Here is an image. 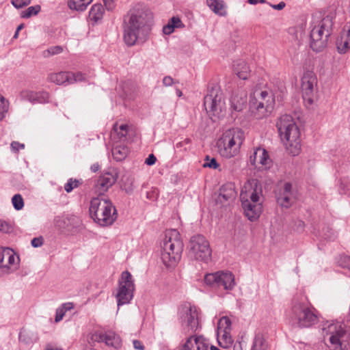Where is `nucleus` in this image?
Masks as SVG:
<instances>
[{
	"label": "nucleus",
	"mask_w": 350,
	"mask_h": 350,
	"mask_svg": "<svg viewBox=\"0 0 350 350\" xmlns=\"http://www.w3.org/2000/svg\"><path fill=\"white\" fill-rule=\"evenodd\" d=\"M151 14L141 4L130 8L123 17V38L129 46L143 44L150 32Z\"/></svg>",
	"instance_id": "f257e3e1"
},
{
	"label": "nucleus",
	"mask_w": 350,
	"mask_h": 350,
	"mask_svg": "<svg viewBox=\"0 0 350 350\" xmlns=\"http://www.w3.org/2000/svg\"><path fill=\"white\" fill-rule=\"evenodd\" d=\"M286 317L293 325L303 329L310 328L319 321V312L304 295L295 297Z\"/></svg>",
	"instance_id": "f03ea898"
},
{
	"label": "nucleus",
	"mask_w": 350,
	"mask_h": 350,
	"mask_svg": "<svg viewBox=\"0 0 350 350\" xmlns=\"http://www.w3.org/2000/svg\"><path fill=\"white\" fill-rule=\"evenodd\" d=\"M335 18L336 13L333 10L326 12L322 16H312L310 46L314 51L320 52L327 46Z\"/></svg>",
	"instance_id": "7ed1b4c3"
},
{
	"label": "nucleus",
	"mask_w": 350,
	"mask_h": 350,
	"mask_svg": "<svg viewBox=\"0 0 350 350\" xmlns=\"http://www.w3.org/2000/svg\"><path fill=\"white\" fill-rule=\"evenodd\" d=\"M276 126L288 154L293 157L299 155L301 150V133L293 118L288 114L281 116Z\"/></svg>",
	"instance_id": "20e7f679"
},
{
	"label": "nucleus",
	"mask_w": 350,
	"mask_h": 350,
	"mask_svg": "<svg viewBox=\"0 0 350 350\" xmlns=\"http://www.w3.org/2000/svg\"><path fill=\"white\" fill-rule=\"evenodd\" d=\"M261 197V188L258 187L256 183L247 181L244 184L240 199L244 213L250 221L256 220L262 213Z\"/></svg>",
	"instance_id": "39448f33"
},
{
	"label": "nucleus",
	"mask_w": 350,
	"mask_h": 350,
	"mask_svg": "<svg viewBox=\"0 0 350 350\" xmlns=\"http://www.w3.org/2000/svg\"><path fill=\"white\" fill-rule=\"evenodd\" d=\"M161 258L167 268H174L181 258L183 242L176 230H170L165 234L161 243Z\"/></svg>",
	"instance_id": "423d86ee"
},
{
	"label": "nucleus",
	"mask_w": 350,
	"mask_h": 350,
	"mask_svg": "<svg viewBox=\"0 0 350 350\" xmlns=\"http://www.w3.org/2000/svg\"><path fill=\"white\" fill-rule=\"evenodd\" d=\"M89 211L91 217L101 226H111L117 219L115 206L109 200L103 197L92 198Z\"/></svg>",
	"instance_id": "0eeeda50"
},
{
	"label": "nucleus",
	"mask_w": 350,
	"mask_h": 350,
	"mask_svg": "<svg viewBox=\"0 0 350 350\" xmlns=\"http://www.w3.org/2000/svg\"><path fill=\"white\" fill-rule=\"evenodd\" d=\"M244 139V133L241 129L233 128L226 130L217 142L219 154L226 159L236 157Z\"/></svg>",
	"instance_id": "6e6552de"
},
{
	"label": "nucleus",
	"mask_w": 350,
	"mask_h": 350,
	"mask_svg": "<svg viewBox=\"0 0 350 350\" xmlns=\"http://www.w3.org/2000/svg\"><path fill=\"white\" fill-rule=\"evenodd\" d=\"M200 312L199 308L190 303L181 305L178 316L182 334L187 336L195 334L201 329Z\"/></svg>",
	"instance_id": "1a4fd4ad"
},
{
	"label": "nucleus",
	"mask_w": 350,
	"mask_h": 350,
	"mask_svg": "<svg viewBox=\"0 0 350 350\" xmlns=\"http://www.w3.org/2000/svg\"><path fill=\"white\" fill-rule=\"evenodd\" d=\"M189 255L196 261L208 264L211 260L212 250L209 241L202 234L192 236L188 243Z\"/></svg>",
	"instance_id": "9d476101"
},
{
	"label": "nucleus",
	"mask_w": 350,
	"mask_h": 350,
	"mask_svg": "<svg viewBox=\"0 0 350 350\" xmlns=\"http://www.w3.org/2000/svg\"><path fill=\"white\" fill-rule=\"evenodd\" d=\"M275 105V99L271 91L256 90L250 96V108L252 112H258L257 118H262L271 113Z\"/></svg>",
	"instance_id": "9b49d317"
},
{
	"label": "nucleus",
	"mask_w": 350,
	"mask_h": 350,
	"mask_svg": "<svg viewBox=\"0 0 350 350\" xmlns=\"http://www.w3.org/2000/svg\"><path fill=\"white\" fill-rule=\"evenodd\" d=\"M134 291L135 284L132 275L128 271H123L118 280L116 294L118 306L129 304L133 299Z\"/></svg>",
	"instance_id": "f8f14e48"
},
{
	"label": "nucleus",
	"mask_w": 350,
	"mask_h": 350,
	"mask_svg": "<svg viewBox=\"0 0 350 350\" xmlns=\"http://www.w3.org/2000/svg\"><path fill=\"white\" fill-rule=\"evenodd\" d=\"M204 282L212 288L225 291H231L236 284L234 275L228 271L207 273L204 276Z\"/></svg>",
	"instance_id": "ddd939ff"
},
{
	"label": "nucleus",
	"mask_w": 350,
	"mask_h": 350,
	"mask_svg": "<svg viewBox=\"0 0 350 350\" xmlns=\"http://www.w3.org/2000/svg\"><path fill=\"white\" fill-rule=\"evenodd\" d=\"M224 106L223 93L218 87L208 89L204 98V107L211 116H219Z\"/></svg>",
	"instance_id": "4468645a"
},
{
	"label": "nucleus",
	"mask_w": 350,
	"mask_h": 350,
	"mask_svg": "<svg viewBox=\"0 0 350 350\" xmlns=\"http://www.w3.org/2000/svg\"><path fill=\"white\" fill-rule=\"evenodd\" d=\"M301 88L304 102L310 105L314 102V97L317 86V78L312 70L304 72L301 79Z\"/></svg>",
	"instance_id": "2eb2a0df"
},
{
	"label": "nucleus",
	"mask_w": 350,
	"mask_h": 350,
	"mask_svg": "<svg viewBox=\"0 0 350 350\" xmlns=\"http://www.w3.org/2000/svg\"><path fill=\"white\" fill-rule=\"evenodd\" d=\"M90 340L93 346L96 342H103L106 346L115 349H119L122 346L120 337L115 332L111 330L95 331L90 334Z\"/></svg>",
	"instance_id": "dca6fc26"
},
{
	"label": "nucleus",
	"mask_w": 350,
	"mask_h": 350,
	"mask_svg": "<svg viewBox=\"0 0 350 350\" xmlns=\"http://www.w3.org/2000/svg\"><path fill=\"white\" fill-rule=\"evenodd\" d=\"M118 172L114 167H109L104 171L94 185L95 193L101 197L116 182Z\"/></svg>",
	"instance_id": "f3484780"
},
{
	"label": "nucleus",
	"mask_w": 350,
	"mask_h": 350,
	"mask_svg": "<svg viewBox=\"0 0 350 350\" xmlns=\"http://www.w3.org/2000/svg\"><path fill=\"white\" fill-rule=\"evenodd\" d=\"M231 330L232 322L230 318L226 316L221 317L217 323V336L221 347L228 348L232 344Z\"/></svg>",
	"instance_id": "a211bd4d"
},
{
	"label": "nucleus",
	"mask_w": 350,
	"mask_h": 350,
	"mask_svg": "<svg viewBox=\"0 0 350 350\" xmlns=\"http://www.w3.org/2000/svg\"><path fill=\"white\" fill-rule=\"evenodd\" d=\"M19 258L16 256L14 252L8 247L0 250V271L8 274L17 269Z\"/></svg>",
	"instance_id": "6ab92c4d"
},
{
	"label": "nucleus",
	"mask_w": 350,
	"mask_h": 350,
	"mask_svg": "<svg viewBox=\"0 0 350 350\" xmlns=\"http://www.w3.org/2000/svg\"><path fill=\"white\" fill-rule=\"evenodd\" d=\"M323 332L327 335H330L329 341L331 344L330 348L332 350H344L342 348L341 338L345 335V330L341 326L332 323L327 327L323 329Z\"/></svg>",
	"instance_id": "aec40b11"
},
{
	"label": "nucleus",
	"mask_w": 350,
	"mask_h": 350,
	"mask_svg": "<svg viewBox=\"0 0 350 350\" xmlns=\"http://www.w3.org/2000/svg\"><path fill=\"white\" fill-rule=\"evenodd\" d=\"M180 350H209V342L202 335H187Z\"/></svg>",
	"instance_id": "412c9836"
},
{
	"label": "nucleus",
	"mask_w": 350,
	"mask_h": 350,
	"mask_svg": "<svg viewBox=\"0 0 350 350\" xmlns=\"http://www.w3.org/2000/svg\"><path fill=\"white\" fill-rule=\"evenodd\" d=\"M249 162L256 167H267L271 163L268 152L261 147L256 148L250 154Z\"/></svg>",
	"instance_id": "4be33fe9"
},
{
	"label": "nucleus",
	"mask_w": 350,
	"mask_h": 350,
	"mask_svg": "<svg viewBox=\"0 0 350 350\" xmlns=\"http://www.w3.org/2000/svg\"><path fill=\"white\" fill-rule=\"evenodd\" d=\"M276 200L279 206L288 208L293 203L292 185L290 183H285L283 187L278 189L276 193Z\"/></svg>",
	"instance_id": "5701e85b"
},
{
	"label": "nucleus",
	"mask_w": 350,
	"mask_h": 350,
	"mask_svg": "<svg viewBox=\"0 0 350 350\" xmlns=\"http://www.w3.org/2000/svg\"><path fill=\"white\" fill-rule=\"evenodd\" d=\"M247 102V94L245 90L237 89L234 90L230 98V109L232 111H243Z\"/></svg>",
	"instance_id": "b1692460"
},
{
	"label": "nucleus",
	"mask_w": 350,
	"mask_h": 350,
	"mask_svg": "<svg viewBox=\"0 0 350 350\" xmlns=\"http://www.w3.org/2000/svg\"><path fill=\"white\" fill-rule=\"evenodd\" d=\"M22 99L29 101L31 103H46L49 102V94L48 92H33L30 90H23L21 92Z\"/></svg>",
	"instance_id": "393cba45"
},
{
	"label": "nucleus",
	"mask_w": 350,
	"mask_h": 350,
	"mask_svg": "<svg viewBox=\"0 0 350 350\" xmlns=\"http://www.w3.org/2000/svg\"><path fill=\"white\" fill-rule=\"evenodd\" d=\"M336 47L339 53L345 54L350 49V27L345 26L336 40Z\"/></svg>",
	"instance_id": "a878e982"
},
{
	"label": "nucleus",
	"mask_w": 350,
	"mask_h": 350,
	"mask_svg": "<svg viewBox=\"0 0 350 350\" xmlns=\"http://www.w3.org/2000/svg\"><path fill=\"white\" fill-rule=\"evenodd\" d=\"M104 14L105 9L102 4H94L89 11L88 21L91 25H95L102 21Z\"/></svg>",
	"instance_id": "bb28decb"
},
{
	"label": "nucleus",
	"mask_w": 350,
	"mask_h": 350,
	"mask_svg": "<svg viewBox=\"0 0 350 350\" xmlns=\"http://www.w3.org/2000/svg\"><path fill=\"white\" fill-rule=\"evenodd\" d=\"M128 129L129 126L127 124H123L118 125V123L114 124L111 132V139L115 142H118V141H125L128 133Z\"/></svg>",
	"instance_id": "cd10ccee"
},
{
	"label": "nucleus",
	"mask_w": 350,
	"mask_h": 350,
	"mask_svg": "<svg viewBox=\"0 0 350 350\" xmlns=\"http://www.w3.org/2000/svg\"><path fill=\"white\" fill-rule=\"evenodd\" d=\"M234 73L241 79L245 80L250 75V68L246 62L240 60L235 62L233 65Z\"/></svg>",
	"instance_id": "c85d7f7f"
},
{
	"label": "nucleus",
	"mask_w": 350,
	"mask_h": 350,
	"mask_svg": "<svg viewBox=\"0 0 350 350\" xmlns=\"http://www.w3.org/2000/svg\"><path fill=\"white\" fill-rule=\"evenodd\" d=\"M208 7L219 16H226L225 3L223 0H206Z\"/></svg>",
	"instance_id": "c756f323"
},
{
	"label": "nucleus",
	"mask_w": 350,
	"mask_h": 350,
	"mask_svg": "<svg viewBox=\"0 0 350 350\" xmlns=\"http://www.w3.org/2000/svg\"><path fill=\"white\" fill-rule=\"evenodd\" d=\"M71 75L70 72H59L56 73H51L49 75V80L51 82L55 83L57 85H63L66 83H69V76Z\"/></svg>",
	"instance_id": "7c9ffc66"
},
{
	"label": "nucleus",
	"mask_w": 350,
	"mask_h": 350,
	"mask_svg": "<svg viewBox=\"0 0 350 350\" xmlns=\"http://www.w3.org/2000/svg\"><path fill=\"white\" fill-rule=\"evenodd\" d=\"M128 152V148L124 145H117L112 148V155L113 159L118 161L124 159L127 156Z\"/></svg>",
	"instance_id": "2f4dec72"
},
{
	"label": "nucleus",
	"mask_w": 350,
	"mask_h": 350,
	"mask_svg": "<svg viewBox=\"0 0 350 350\" xmlns=\"http://www.w3.org/2000/svg\"><path fill=\"white\" fill-rule=\"evenodd\" d=\"M74 308V304L72 302H66L61 305L60 307L56 309L55 312V322H59L62 320L66 312L72 310Z\"/></svg>",
	"instance_id": "473e14b6"
},
{
	"label": "nucleus",
	"mask_w": 350,
	"mask_h": 350,
	"mask_svg": "<svg viewBox=\"0 0 350 350\" xmlns=\"http://www.w3.org/2000/svg\"><path fill=\"white\" fill-rule=\"evenodd\" d=\"M93 0H69L68 5L70 9L77 11H83Z\"/></svg>",
	"instance_id": "72a5a7b5"
},
{
	"label": "nucleus",
	"mask_w": 350,
	"mask_h": 350,
	"mask_svg": "<svg viewBox=\"0 0 350 350\" xmlns=\"http://www.w3.org/2000/svg\"><path fill=\"white\" fill-rule=\"evenodd\" d=\"M267 343L262 334H256L251 350H267Z\"/></svg>",
	"instance_id": "f704fd0d"
},
{
	"label": "nucleus",
	"mask_w": 350,
	"mask_h": 350,
	"mask_svg": "<svg viewBox=\"0 0 350 350\" xmlns=\"http://www.w3.org/2000/svg\"><path fill=\"white\" fill-rule=\"evenodd\" d=\"M9 101L0 94V121L5 118L9 111Z\"/></svg>",
	"instance_id": "c9c22d12"
},
{
	"label": "nucleus",
	"mask_w": 350,
	"mask_h": 350,
	"mask_svg": "<svg viewBox=\"0 0 350 350\" xmlns=\"http://www.w3.org/2000/svg\"><path fill=\"white\" fill-rule=\"evenodd\" d=\"M219 195L222 196V198L225 200H228L229 198L233 197L234 195V191L232 185L230 184L222 186L220 189Z\"/></svg>",
	"instance_id": "e433bc0d"
},
{
	"label": "nucleus",
	"mask_w": 350,
	"mask_h": 350,
	"mask_svg": "<svg viewBox=\"0 0 350 350\" xmlns=\"http://www.w3.org/2000/svg\"><path fill=\"white\" fill-rule=\"evenodd\" d=\"M41 10V7L38 5L30 6L27 10L21 13V16L25 18L31 17L33 15H36Z\"/></svg>",
	"instance_id": "4c0bfd02"
},
{
	"label": "nucleus",
	"mask_w": 350,
	"mask_h": 350,
	"mask_svg": "<svg viewBox=\"0 0 350 350\" xmlns=\"http://www.w3.org/2000/svg\"><path fill=\"white\" fill-rule=\"evenodd\" d=\"M63 51V48L61 46H53L44 50L42 52V56L45 58L49 57L52 55H57Z\"/></svg>",
	"instance_id": "58836bf2"
},
{
	"label": "nucleus",
	"mask_w": 350,
	"mask_h": 350,
	"mask_svg": "<svg viewBox=\"0 0 350 350\" xmlns=\"http://www.w3.org/2000/svg\"><path fill=\"white\" fill-rule=\"evenodd\" d=\"M12 202L17 211L21 210L24 206V201L21 194H15L12 198Z\"/></svg>",
	"instance_id": "ea45409f"
},
{
	"label": "nucleus",
	"mask_w": 350,
	"mask_h": 350,
	"mask_svg": "<svg viewBox=\"0 0 350 350\" xmlns=\"http://www.w3.org/2000/svg\"><path fill=\"white\" fill-rule=\"evenodd\" d=\"M79 181L77 179L70 178L64 185V189L67 193L71 192L75 188L78 187Z\"/></svg>",
	"instance_id": "a19ab883"
},
{
	"label": "nucleus",
	"mask_w": 350,
	"mask_h": 350,
	"mask_svg": "<svg viewBox=\"0 0 350 350\" xmlns=\"http://www.w3.org/2000/svg\"><path fill=\"white\" fill-rule=\"evenodd\" d=\"M71 75L69 76V83H73L77 81H82L85 80L84 75L81 72H70Z\"/></svg>",
	"instance_id": "79ce46f5"
},
{
	"label": "nucleus",
	"mask_w": 350,
	"mask_h": 350,
	"mask_svg": "<svg viewBox=\"0 0 350 350\" xmlns=\"http://www.w3.org/2000/svg\"><path fill=\"white\" fill-rule=\"evenodd\" d=\"M339 265L343 268H346L350 271V256L342 255L338 261Z\"/></svg>",
	"instance_id": "37998d69"
},
{
	"label": "nucleus",
	"mask_w": 350,
	"mask_h": 350,
	"mask_svg": "<svg viewBox=\"0 0 350 350\" xmlns=\"http://www.w3.org/2000/svg\"><path fill=\"white\" fill-rule=\"evenodd\" d=\"M203 167L216 170L219 167V165L215 158L210 159L209 157L206 156V162L203 164Z\"/></svg>",
	"instance_id": "c03bdc74"
},
{
	"label": "nucleus",
	"mask_w": 350,
	"mask_h": 350,
	"mask_svg": "<svg viewBox=\"0 0 350 350\" xmlns=\"http://www.w3.org/2000/svg\"><path fill=\"white\" fill-rule=\"evenodd\" d=\"M175 27H174V24L171 23V18L169 20L168 23L163 26V32L165 35H170L174 32Z\"/></svg>",
	"instance_id": "a18cd8bd"
},
{
	"label": "nucleus",
	"mask_w": 350,
	"mask_h": 350,
	"mask_svg": "<svg viewBox=\"0 0 350 350\" xmlns=\"http://www.w3.org/2000/svg\"><path fill=\"white\" fill-rule=\"evenodd\" d=\"M30 3L31 0H12V4L16 8H21L29 5Z\"/></svg>",
	"instance_id": "49530a36"
},
{
	"label": "nucleus",
	"mask_w": 350,
	"mask_h": 350,
	"mask_svg": "<svg viewBox=\"0 0 350 350\" xmlns=\"http://www.w3.org/2000/svg\"><path fill=\"white\" fill-rule=\"evenodd\" d=\"M44 243V239L42 237H38L33 238L31 241V244L33 247H41Z\"/></svg>",
	"instance_id": "de8ad7c7"
},
{
	"label": "nucleus",
	"mask_w": 350,
	"mask_h": 350,
	"mask_svg": "<svg viewBox=\"0 0 350 350\" xmlns=\"http://www.w3.org/2000/svg\"><path fill=\"white\" fill-rule=\"evenodd\" d=\"M171 23L174 24V27L176 28H183L185 25L183 23L181 20L178 16H173L171 18Z\"/></svg>",
	"instance_id": "09e8293b"
},
{
	"label": "nucleus",
	"mask_w": 350,
	"mask_h": 350,
	"mask_svg": "<svg viewBox=\"0 0 350 350\" xmlns=\"http://www.w3.org/2000/svg\"><path fill=\"white\" fill-rule=\"evenodd\" d=\"M163 85L165 87H170L176 83V81L170 76H165L163 79Z\"/></svg>",
	"instance_id": "8fccbe9b"
},
{
	"label": "nucleus",
	"mask_w": 350,
	"mask_h": 350,
	"mask_svg": "<svg viewBox=\"0 0 350 350\" xmlns=\"http://www.w3.org/2000/svg\"><path fill=\"white\" fill-rule=\"evenodd\" d=\"M11 149L14 152H18L20 150H22L25 148V145L23 144H21L18 142H12L11 143Z\"/></svg>",
	"instance_id": "3c124183"
},
{
	"label": "nucleus",
	"mask_w": 350,
	"mask_h": 350,
	"mask_svg": "<svg viewBox=\"0 0 350 350\" xmlns=\"http://www.w3.org/2000/svg\"><path fill=\"white\" fill-rule=\"evenodd\" d=\"M103 1L107 10H113L115 8V0H103Z\"/></svg>",
	"instance_id": "603ef678"
},
{
	"label": "nucleus",
	"mask_w": 350,
	"mask_h": 350,
	"mask_svg": "<svg viewBox=\"0 0 350 350\" xmlns=\"http://www.w3.org/2000/svg\"><path fill=\"white\" fill-rule=\"evenodd\" d=\"M10 230V226L5 221L0 220V231L8 232Z\"/></svg>",
	"instance_id": "864d4df0"
},
{
	"label": "nucleus",
	"mask_w": 350,
	"mask_h": 350,
	"mask_svg": "<svg viewBox=\"0 0 350 350\" xmlns=\"http://www.w3.org/2000/svg\"><path fill=\"white\" fill-rule=\"evenodd\" d=\"M157 161V158L153 154H149L148 158H146L145 161V163L148 165H154Z\"/></svg>",
	"instance_id": "5fc2aeb1"
},
{
	"label": "nucleus",
	"mask_w": 350,
	"mask_h": 350,
	"mask_svg": "<svg viewBox=\"0 0 350 350\" xmlns=\"http://www.w3.org/2000/svg\"><path fill=\"white\" fill-rule=\"evenodd\" d=\"M133 347L137 350H144V346L143 343L138 340H134L133 341Z\"/></svg>",
	"instance_id": "6e6d98bb"
},
{
	"label": "nucleus",
	"mask_w": 350,
	"mask_h": 350,
	"mask_svg": "<svg viewBox=\"0 0 350 350\" xmlns=\"http://www.w3.org/2000/svg\"><path fill=\"white\" fill-rule=\"evenodd\" d=\"M338 190H339L340 193H341V194H346L347 193V191L345 189V185H344V183L342 182H341L340 183Z\"/></svg>",
	"instance_id": "4d7b16f0"
},
{
	"label": "nucleus",
	"mask_w": 350,
	"mask_h": 350,
	"mask_svg": "<svg viewBox=\"0 0 350 350\" xmlns=\"http://www.w3.org/2000/svg\"><path fill=\"white\" fill-rule=\"evenodd\" d=\"M232 350H243L242 343L241 342H236L234 344Z\"/></svg>",
	"instance_id": "13d9d810"
},
{
	"label": "nucleus",
	"mask_w": 350,
	"mask_h": 350,
	"mask_svg": "<svg viewBox=\"0 0 350 350\" xmlns=\"http://www.w3.org/2000/svg\"><path fill=\"white\" fill-rule=\"evenodd\" d=\"M284 6H285V3L284 2H280L277 5H272V7L274 9L278 10H282L284 8Z\"/></svg>",
	"instance_id": "bf43d9fd"
},
{
	"label": "nucleus",
	"mask_w": 350,
	"mask_h": 350,
	"mask_svg": "<svg viewBox=\"0 0 350 350\" xmlns=\"http://www.w3.org/2000/svg\"><path fill=\"white\" fill-rule=\"evenodd\" d=\"M92 172H96L100 169V165L98 163L92 164L90 167Z\"/></svg>",
	"instance_id": "052dcab7"
},
{
	"label": "nucleus",
	"mask_w": 350,
	"mask_h": 350,
	"mask_svg": "<svg viewBox=\"0 0 350 350\" xmlns=\"http://www.w3.org/2000/svg\"><path fill=\"white\" fill-rule=\"evenodd\" d=\"M176 94L178 97H181L183 96L182 91L179 88H176Z\"/></svg>",
	"instance_id": "680f3d73"
},
{
	"label": "nucleus",
	"mask_w": 350,
	"mask_h": 350,
	"mask_svg": "<svg viewBox=\"0 0 350 350\" xmlns=\"http://www.w3.org/2000/svg\"><path fill=\"white\" fill-rule=\"evenodd\" d=\"M184 142H178L176 144V148H181L184 146Z\"/></svg>",
	"instance_id": "e2e57ef3"
},
{
	"label": "nucleus",
	"mask_w": 350,
	"mask_h": 350,
	"mask_svg": "<svg viewBox=\"0 0 350 350\" xmlns=\"http://www.w3.org/2000/svg\"><path fill=\"white\" fill-rule=\"evenodd\" d=\"M44 350H62V349H59V348H53L51 346H47Z\"/></svg>",
	"instance_id": "0e129e2a"
},
{
	"label": "nucleus",
	"mask_w": 350,
	"mask_h": 350,
	"mask_svg": "<svg viewBox=\"0 0 350 350\" xmlns=\"http://www.w3.org/2000/svg\"><path fill=\"white\" fill-rule=\"evenodd\" d=\"M247 2L251 5H256L258 3V0H247Z\"/></svg>",
	"instance_id": "69168bd1"
},
{
	"label": "nucleus",
	"mask_w": 350,
	"mask_h": 350,
	"mask_svg": "<svg viewBox=\"0 0 350 350\" xmlns=\"http://www.w3.org/2000/svg\"><path fill=\"white\" fill-rule=\"evenodd\" d=\"M209 349L210 350H220L218 347L213 346V345H211L210 344H209Z\"/></svg>",
	"instance_id": "338daca9"
},
{
	"label": "nucleus",
	"mask_w": 350,
	"mask_h": 350,
	"mask_svg": "<svg viewBox=\"0 0 350 350\" xmlns=\"http://www.w3.org/2000/svg\"><path fill=\"white\" fill-rule=\"evenodd\" d=\"M182 142H184V145L189 144L191 143V139L189 138H186L184 141Z\"/></svg>",
	"instance_id": "774afa93"
}]
</instances>
